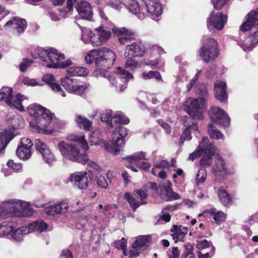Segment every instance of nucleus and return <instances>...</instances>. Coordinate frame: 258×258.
Here are the masks:
<instances>
[{
  "mask_svg": "<svg viewBox=\"0 0 258 258\" xmlns=\"http://www.w3.org/2000/svg\"><path fill=\"white\" fill-rule=\"evenodd\" d=\"M94 174L91 171L88 172H77L70 176V181L72 183L79 189H86L88 186V177L92 180Z\"/></svg>",
  "mask_w": 258,
  "mask_h": 258,
  "instance_id": "ddd939ff",
  "label": "nucleus"
},
{
  "mask_svg": "<svg viewBox=\"0 0 258 258\" xmlns=\"http://www.w3.org/2000/svg\"><path fill=\"white\" fill-rule=\"evenodd\" d=\"M217 194L222 205L225 206L231 205L232 202V198L227 190L220 187L217 190Z\"/></svg>",
  "mask_w": 258,
  "mask_h": 258,
  "instance_id": "72a5a7b5",
  "label": "nucleus"
},
{
  "mask_svg": "<svg viewBox=\"0 0 258 258\" xmlns=\"http://www.w3.org/2000/svg\"><path fill=\"white\" fill-rule=\"evenodd\" d=\"M14 128H9L0 133V156L4 154L9 143L15 137Z\"/></svg>",
  "mask_w": 258,
  "mask_h": 258,
  "instance_id": "aec40b11",
  "label": "nucleus"
},
{
  "mask_svg": "<svg viewBox=\"0 0 258 258\" xmlns=\"http://www.w3.org/2000/svg\"><path fill=\"white\" fill-rule=\"evenodd\" d=\"M142 76L146 80L155 78L158 81L162 80L161 76L160 73L157 71H149L148 73L144 72L142 74Z\"/></svg>",
  "mask_w": 258,
  "mask_h": 258,
  "instance_id": "c03bdc74",
  "label": "nucleus"
},
{
  "mask_svg": "<svg viewBox=\"0 0 258 258\" xmlns=\"http://www.w3.org/2000/svg\"><path fill=\"white\" fill-rule=\"evenodd\" d=\"M117 134H118L119 137H117L116 139H113L110 143H106L104 144L105 149L115 155H117L123 148L125 145L123 138L127 135V131L126 128L121 125L113 132V135L116 136Z\"/></svg>",
  "mask_w": 258,
  "mask_h": 258,
  "instance_id": "9d476101",
  "label": "nucleus"
},
{
  "mask_svg": "<svg viewBox=\"0 0 258 258\" xmlns=\"http://www.w3.org/2000/svg\"><path fill=\"white\" fill-rule=\"evenodd\" d=\"M135 193L133 195H131L128 192L125 193L124 198L130 204L131 207L135 211L141 205L146 204V203H142L141 201L135 196Z\"/></svg>",
  "mask_w": 258,
  "mask_h": 258,
  "instance_id": "f704fd0d",
  "label": "nucleus"
},
{
  "mask_svg": "<svg viewBox=\"0 0 258 258\" xmlns=\"http://www.w3.org/2000/svg\"><path fill=\"white\" fill-rule=\"evenodd\" d=\"M197 247L200 249H203L209 247L210 245L212 246L213 249L214 247L212 245V243L208 240L204 239L197 242Z\"/></svg>",
  "mask_w": 258,
  "mask_h": 258,
  "instance_id": "13d9d810",
  "label": "nucleus"
},
{
  "mask_svg": "<svg viewBox=\"0 0 258 258\" xmlns=\"http://www.w3.org/2000/svg\"><path fill=\"white\" fill-rule=\"evenodd\" d=\"M252 29V32L249 35L248 40L240 44L244 51H251L258 44V13L250 11L246 15V20L240 27L242 32H246Z\"/></svg>",
  "mask_w": 258,
  "mask_h": 258,
  "instance_id": "20e7f679",
  "label": "nucleus"
},
{
  "mask_svg": "<svg viewBox=\"0 0 258 258\" xmlns=\"http://www.w3.org/2000/svg\"><path fill=\"white\" fill-rule=\"evenodd\" d=\"M208 127L209 135L211 139L218 140L223 138V134L219 131L214 129L211 123L208 124Z\"/></svg>",
  "mask_w": 258,
  "mask_h": 258,
  "instance_id": "79ce46f5",
  "label": "nucleus"
},
{
  "mask_svg": "<svg viewBox=\"0 0 258 258\" xmlns=\"http://www.w3.org/2000/svg\"><path fill=\"white\" fill-rule=\"evenodd\" d=\"M199 149H201L204 154L200 161V165L203 167H209L212 163V158L217 150L214 145L209 142L207 137H203L200 142Z\"/></svg>",
  "mask_w": 258,
  "mask_h": 258,
  "instance_id": "9b49d317",
  "label": "nucleus"
},
{
  "mask_svg": "<svg viewBox=\"0 0 258 258\" xmlns=\"http://www.w3.org/2000/svg\"><path fill=\"white\" fill-rule=\"evenodd\" d=\"M207 177V171L205 169L202 168L200 169L197 174V178L196 179V183L197 185L200 183H203Z\"/></svg>",
  "mask_w": 258,
  "mask_h": 258,
  "instance_id": "49530a36",
  "label": "nucleus"
},
{
  "mask_svg": "<svg viewBox=\"0 0 258 258\" xmlns=\"http://www.w3.org/2000/svg\"><path fill=\"white\" fill-rule=\"evenodd\" d=\"M226 87V84L222 81H217L215 84V97L221 101H225L227 98Z\"/></svg>",
  "mask_w": 258,
  "mask_h": 258,
  "instance_id": "bb28decb",
  "label": "nucleus"
},
{
  "mask_svg": "<svg viewBox=\"0 0 258 258\" xmlns=\"http://www.w3.org/2000/svg\"><path fill=\"white\" fill-rule=\"evenodd\" d=\"M67 203L62 202L45 207V212L48 215H54L57 214L64 213L68 211Z\"/></svg>",
  "mask_w": 258,
  "mask_h": 258,
  "instance_id": "b1692460",
  "label": "nucleus"
},
{
  "mask_svg": "<svg viewBox=\"0 0 258 258\" xmlns=\"http://www.w3.org/2000/svg\"><path fill=\"white\" fill-rule=\"evenodd\" d=\"M113 32L119 36L118 40L122 44H126L125 49L124 55L125 57L142 56L145 50L140 45L133 42L137 36L136 32L131 29H127L124 27L114 28Z\"/></svg>",
  "mask_w": 258,
  "mask_h": 258,
  "instance_id": "7ed1b4c3",
  "label": "nucleus"
},
{
  "mask_svg": "<svg viewBox=\"0 0 258 258\" xmlns=\"http://www.w3.org/2000/svg\"><path fill=\"white\" fill-rule=\"evenodd\" d=\"M213 171L216 176H224L227 173V166L225 161L219 155L216 156L215 166Z\"/></svg>",
  "mask_w": 258,
  "mask_h": 258,
  "instance_id": "a878e982",
  "label": "nucleus"
},
{
  "mask_svg": "<svg viewBox=\"0 0 258 258\" xmlns=\"http://www.w3.org/2000/svg\"><path fill=\"white\" fill-rule=\"evenodd\" d=\"M203 151L201 149L198 148L192 153L190 154L188 157V160L194 161L199 158L203 154Z\"/></svg>",
  "mask_w": 258,
  "mask_h": 258,
  "instance_id": "052dcab7",
  "label": "nucleus"
},
{
  "mask_svg": "<svg viewBox=\"0 0 258 258\" xmlns=\"http://www.w3.org/2000/svg\"><path fill=\"white\" fill-rule=\"evenodd\" d=\"M132 13L136 14L141 11L140 4L136 0H119Z\"/></svg>",
  "mask_w": 258,
  "mask_h": 258,
  "instance_id": "473e14b6",
  "label": "nucleus"
},
{
  "mask_svg": "<svg viewBox=\"0 0 258 258\" xmlns=\"http://www.w3.org/2000/svg\"><path fill=\"white\" fill-rule=\"evenodd\" d=\"M23 100V96L21 94H17L15 96H13L12 93H11L5 101L10 106L14 107L20 111H22L24 110V107L22 105Z\"/></svg>",
  "mask_w": 258,
  "mask_h": 258,
  "instance_id": "cd10ccee",
  "label": "nucleus"
},
{
  "mask_svg": "<svg viewBox=\"0 0 258 258\" xmlns=\"http://www.w3.org/2000/svg\"><path fill=\"white\" fill-rule=\"evenodd\" d=\"M77 81L78 80L76 79L67 77L61 80V84L66 90L70 92L76 85Z\"/></svg>",
  "mask_w": 258,
  "mask_h": 258,
  "instance_id": "58836bf2",
  "label": "nucleus"
},
{
  "mask_svg": "<svg viewBox=\"0 0 258 258\" xmlns=\"http://www.w3.org/2000/svg\"><path fill=\"white\" fill-rule=\"evenodd\" d=\"M124 159H126L129 164L126 165V167L128 168H130L132 171L134 172H137V169L135 167L132 163L135 164L138 167V164L140 162V161L142 160H148L146 157L145 153L143 152H139L135 154L134 155L126 157Z\"/></svg>",
  "mask_w": 258,
  "mask_h": 258,
  "instance_id": "393cba45",
  "label": "nucleus"
},
{
  "mask_svg": "<svg viewBox=\"0 0 258 258\" xmlns=\"http://www.w3.org/2000/svg\"><path fill=\"white\" fill-rule=\"evenodd\" d=\"M8 167L15 171H18L22 168L21 164L15 163L12 160H10L7 162Z\"/></svg>",
  "mask_w": 258,
  "mask_h": 258,
  "instance_id": "6e6d98bb",
  "label": "nucleus"
},
{
  "mask_svg": "<svg viewBox=\"0 0 258 258\" xmlns=\"http://www.w3.org/2000/svg\"><path fill=\"white\" fill-rule=\"evenodd\" d=\"M148 189L146 188V187H144L142 189L137 190L135 194L138 198H140V201H141L142 203H145L143 200L148 197Z\"/></svg>",
  "mask_w": 258,
  "mask_h": 258,
  "instance_id": "09e8293b",
  "label": "nucleus"
},
{
  "mask_svg": "<svg viewBox=\"0 0 258 258\" xmlns=\"http://www.w3.org/2000/svg\"><path fill=\"white\" fill-rule=\"evenodd\" d=\"M13 93V89L12 88H6L4 91L0 92V101L4 99H7L8 96Z\"/></svg>",
  "mask_w": 258,
  "mask_h": 258,
  "instance_id": "69168bd1",
  "label": "nucleus"
},
{
  "mask_svg": "<svg viewBox=\"0 0 258 258\" xmlns=\"http://www.w3.org/2000/svg\"><path fill=\"white\" fill-rule=\"evenodd\" d=\"M67 72L69 75L78 76H85L89 73L88 70L83 67H72L69 68Z\"/></svg>",
  "mask_w": 258,
  "mask_h": 258,
  "instance_id": "e433bc0d",
  "label": "nucleus"
},
{
  "mask_svg": "<svg viewBox=\"0 0 258 258\" xmlns=\"http://www.w3.org/2000/svg\"><path fill=\"white\" fill-rule=\"evenodd\" d=\"M27 25V23L25 19L15 17L8 21L5 25V27L12 25L13 28L15 29L19 34H20L24 32Z\"/></svg>",
  "mask_w": 258,
  "mask_h": 258,
  "instance_id": "412c9836",
  "label": "nucleus"
},
{
  "mask_svg": "<svg viewBox=\"0 0 258 258\" xmlns=\"http://www.w3.org/2000/svg\"><path fill=\"white\" fill-rule=\"evenodd\" d=\"M32 145L33 144L30 139L27 138H23L21 139V142L18 147H23L31 149Z\"/></svg>",
  "mask_w": 258,
  "mask_h": 258,
  "instance_id": "5fc2aeb1",
  "label": "nucleus"
},
{
  "mask_svg": "<svg viewBox=\"0 0 258 258\" xmlns=\"http://www.w3.org/2000/svg\"><path fill=\"white\" fill-rule=\"evenodd\" d=\"M162 215L160 216L159 219L157 221V224H159L162 223V221H164L165 222H168L170 220L171 217L169 213L162 211Z\"/></svg>",
  "mask_w": 258,
  "mask_h": 258,
  "instance_id": "e2e57ef3",
  "label": "nucleus"
},
{
  "mask_svg": "<svg viewBox=\"0 0 258 258\" xmlns=\"http://www.w3.org/2000/svg\"><path fill=\"white\" fill-rule=\"evenodd\" d=\"M25 226H22L20 228L16 229L14 230V231H13L12 232L11 236H12V238L14 240H15V241H18V242L21 241V240H22L23 238V235L25 234H27V233H24L23 232H20V231H19V232L18 231V232H17V231H19V230H21Z\"/></svg>",
  "mask_w": 258,
  "mask_h": 258,
  "instance_id": "de8ad7c7",
  "label": "nucleus"
},
{
  "mask_svg": "<svg viewBox=\"0 0 258 258\" xmlns=\"http://www.w3.org/2000/svg\"><path fill=\"white\" fill-rule=\"evenodd\" d=\"M47 225L43 220H38L36 222L30 223L28 226H25L21 230L18 231V232H23L25 233H29L33 231H37L42 232L46 229Z\"/></svg>",
  "mask_w": 258,
  "mask_h": 258,
  "instance_id": "4be33fe9",
  "label": "nucleus"
},
{
  "mask_svg": "<svg viewBox=\"0 0 258 258\" xmlns=\"http://www.w3.org/2000/svg\"><path fill=\"white\" fill-rule=\"evenodd\" d=\"M110 36V31L104 30L100 27L96 29L95 33L90 31L89 33V40L85 42L91 43L94 46H98L106 42Z\"/></svg>",
  "mask_w": 258,
  "mask_h": 258,
  "instance_id": "2eb2a0df",
  "label": "nucleus"
},
{
  "mask_svg": "<svg viewBox=\"0 0 258 258\" xmlns=\"http://www.w3.org/2000/svg\"><path fill=\"white\" fill-rule=\"evenodd\" d=\"M16 154L19 158L26 160L29 158L31 155V149L23 147H18Z\"/></svg>",
  "mask_w": 258,
  "mask_h": 258,
  "instance_id": "a19ab883",
  "label": "nucleus"
},
{
  "mask_svg": "<svg viewBox=\"0 0 258 258\" xmlns=\"http://www.w3.org/2000/svg\"><path fill=\"white\" fill-rule=\"evenodd\" d=\"M227 17L222 13L219 12L214 15L212 12L207 20V26H214L218 30H221L227 21Z\"/></svg>",
  "mask_w": 258,
  "mask_h": 258,
  "instance_id": "6ab92c4d",
  "label": "nucleus"
},
{
  "mask_svg": "<svg viewBox=\"0 0 258 258\" xmlns=\"http://www.w3.org/2000/svg\"><path fill=\"white\" fill-rule=\"evenodd\" d=\"M106 3L112 8L118 10L121 8V6L116 0H105Z\"/></svg>",
  "mask_w": 258,
  "mask_h": 258,
  "instance_id": "338daca9",
  "label": "nucleus"
},
{
  "mask_svg": "<svg viewBox=\"0 0 258 258\" xmlns=\"http://www.w3.org/2000/svg\"><path fill=\"white\" fill-rule=\"evenodd\" d=\"M101 142V133L99 130L93 131L90 136V143L91 145H96L100 144Z\"/></svg>",
  "mask_w": 258,
  "mask_h": 258,
  "instance_id": "37998d69",
  "label": "nucleus"
},
{
  "mask_svg": "<svg viewBox=\"0 0 258 258\" xmlns=\"http://www.w3.org/2000/svg\"><path fill=\"white\" fill-rule=\"evenodd\" d=\"M75 143H68L60 141L57 148L61 154L66 158L71 161H76L82 164L88 161L87 155L85 153H81L79 148L81 147L85 151L88 149V145L84 136H75L72 139Z\"/></svg>",
  "mask_w": 258,
  "mask_h": 258,
  "instance_id": "f257e3e1",
  "label": "nucleus"
},
{
  "mask_svg": "<svg viewBox=\"0 0 258 258\" xmlns=\"http://www.w3.org/2000/svg\"><path fill=\"white\" fill-rule=\"evenodd\" d=\"M192 132H198V127L196 123H192L191 125H188L182 132L179 139V144L182 145L185 141H189L191 139V133Z\"/></svg>",
  "mask_w": 258,
  "mask_h": 258,
  "instance_id": "7c9ffc66",
  "label": "nucleus"
},
{
  "mask_svg": "<svg viewBox=\"0 0 258 258\" xmlns=\"http://www.w3.org/2000/svg\"><path fill=\"white\" fill-rule=\"evenodd\" d=\"M151 240L150 236H141L133 243L132 247L136 249L144 250L147 247Z\"/></svg>",
  "mask_w": 258,
  "mask_h": 258,
  "instance_id": "2f4dec72",
  "label": "nucleus"
},
{
  "mask_svg": "<svg viewBox=\"0 0 258 258\" xmlns=\"http://www.w3.org/2000/svg\"><path fill=\"white\" fill-rule=\"evenodd\" d=\"M199 97L196 99L188 98L183 104L184 110L194 118L200 119L202 117L205 102L208 97L207 88L203 86L199 89Z\"/></svg>",
  "mask_w": 258,
  "mask_h": 258,
  "instance_id": "6e6552de",
  "label": "nucleus"
},
{
  "mask_svg": "<svg viewBox=\"0 0 258 258\" xmlns=\"http://www.w3.org/2000/svg\"><path fill=\"white\" fill-rule=\"evenodd\" d=\"M186 250L182 254L181 258H194L192 253L193 247L190 244H186L185 246Z\"/></svg>",
  "mask_w": 258,
  "mask_h": 258,
  "instance_id": "3c124183",
  "label": "nucleus"
},
{
  "mask_svg": "<svg viewBox=\"0 0 258 258\" xmlns=\"http://www.w3.org/2000/svg\"><path fill=\"white\" fill-rule=\"evenodd\" d=\"M115 73L120 76L119 81L122 82L123 84H119L118 86H117L116 79L112 76H109L108 79L112 85L116 88H119V91L122 92L126 88V84L128 83L129 79L133 78V75L120 67L116 69Z\"/></svg>",
  "mask_w": 258,
  "mask_h": 258,
  "instance_id": "dca6fc26",
  "label": "nucleus"
},
{
  "mask_svg": "<svg viewBox=\"0 0 258 258\" xmlns=\"http://www.w3.org/2000/svg\"><path fill=\"white\" fill-rule=\"evenodd\" d=\"M213 218L217 223H220L225 219V216L223 212H218L213 215Z\"/></svg>",
  "mask_w": 258,
  "mask_h": 258,
  "instance_id": "0e129e2a",
  "label": "nucleus"
},
{
  "mask_svg": "<svg viewBox=\"0 0 258 258\" xmlns=\"http://www.w3.org/2000/svg\"><path fill=\"white\" fill-rule=\"evenodd\" d=\"M85 59L89 64L94 63L98 68L106 69L113 64L116 55L111 49L102 48L90 51Z\"/></svg>",
  "mask_w": 258,
  "mask_h": 258,
  "instance_id": "423d86ee",
  "label": "nucleus"
},
{
  "mask_svg": "<svg viewBox=\"0 0 258 258\" xmlns=\"http://www.w3.org/2000/svg\"><path fill=\"white\" fill-rule=\"evenodd\" d=\"M86 87L83 85H80L78 83V81L76 83V85H75L74 88L70 92L71 93L78 95H81L83 94Z\"/></svg>",
  "mask_w": 258,
  "mask_h": 258,
  "instance_id": "8fccbe9b",
  "label": "nucleus"
},
{
  "mask_svg": "<svg viewBox=\"0 0 258 258\" xmlns=\"http://www.w3.org/2000/svg\"><path fill=\"white\" fill-rule=\"evenodd\" d=\"M76 121L78 127L85 131H89L92 127V122L87 118L84 117L80 115L77 116Z\"/></svg>",
  "mask_w": 258,
  "mask_h": 258,
  "instance_id": "c9c22d12",
  "label": "nucleus"
},
{
  "mask_svg": "<svg viewBox=\"0 0 258 258\" xmlns=\"http://www.w3.org/2000/svg\"><path fill=\"white\" fill-rule=\"evenodd\" d=\"M16 227L12 222H4L0 224V236L9 234Z\"/></svg>",
  "mask_w": 258,
  "mask_h": 258,
  "instance_id": "4c0bfd02",
  "label": "nucleus"
},
{
  "mask_svg": "<svg viewBox=\"0 0 258 258\" xmlns=\"http://www.w3.org/2000/svg\"><path fill=\"white\" fill-rule=\"evenodd\" d=\"M134 57L131 56L125 57L126 58L124 67L126 69H130L131 70L134 71L138 67V62L134 58Z\"/></svg>",
  "mask_w": 258,
  "mask_h": 258,
  "instance_id": "a18cd8bd",
  "label": "nucleus"
},
{
  "mask_svg": "<svg viewBox=\"0 0 258 258\" xmlns=\"http://www.w3.org/2000/svg\"><path fill=\"white\" fill-rule=\"evenodd\" d=\"M229 0H212L214 8L217 10H221Z\"/></svg>",
  "mask_w": 258,
  "mask_h": 258,
  "instance_id": "4d7b16f0",
  "label": "nucleus"
},
{
  "mask_svg": "<svg viewBox=\"0 0 258 258\" xmlns=\"http://www.w3.org/2000/svg\"><path fill=\"white\" fill-rule=\"evenodd\" d=\"M33 211L28 203L16 200H9L0 205V219L8 217H29Z\"/></svg>",
  "mask_w": 258,
  "mask_h": 258,
  "instance_id": "39448f33",
  "label": "nucleus"
},
{
  "mask_svg": "<svg viewBox=\"0 0 258 258\" xmlns=\"http://www.w3.org/2000/svg\"><path fill=\"white\" fill-rule=\"evenodd\" d=\"M171 183H168L166 185L163 184L161 187V198L165 201H170L179 199V195L174 192L170 186Z\"/></svg>",
  "mask_w": 258,
  "mask_h": 258,
  "instance_id": "5701e85b",
  "label": "nucleus"
},
{
  "mask_svg": "<svg viewBox=\"0 0 258 258\" xmlns=\"http://www.w3.org/2000/svg\"><path fill=\"white\" fill-rule=\"evenodd\" d=\"M76 3V8L80 17L84 19L92 20L93 14L90 4L85 1L79 2L77 0H67L68 9L72 10L74 3Z\"/></svg>",
  "mask_w": 258,
  "mask_h": 258,
  "instance_id": "f8f14e48",
  "label": "nucleus"
},
{
  "mask_svg": "<svg viewBox=\"0 0 258 258\" xmlns=\"http://www.w3.org/2000/svg\"><path fill=\"white\" fill-rule=\"evenodd\" d=\"M33 63V61L29 59H24L20 64V70L21 72H25L27 68Z\"/></svg>",
  "mask_w": 258,
  "mask_h": 258,
  "instance_id": "680f3d73",
  "label": "nucleus"
},
{
  "mask_svg": "<svg viewBox=\"0 0 258 258\" xmlns=\"http://www.w3.org/2000/svg\"><path fill=\"white\" fill-rule=\"evenodd\" d=\"M209 116L212 122L223 127L228 126L230 118L225 111L218 107H212L209 111Z\"/></svg>",
  "mask_w": 258,
  "mask_h": 258,
  "instance_id": "4468645a",
  "label": "nucleus"
},
{
  "mask_svg": "<svg viewBox=\"0 0 258 258\" xmlns=\"http://www.w3.org/2000/svg\"><path fill=\"white\" fill-rule=\"evenodd\" d=\"M141 11H147L153 16L158 17L162 13V6L157 0H141Z\"/></svg>",
  "mask_w": 258,
  "mask_h": 258,
  "instance_id": "f3484780",
  "label": "nucleus"
},
{
  "mask_svg": "<svg viewBox=\"0 0 258 258\" xmlns=\"http://www.w3.org/2000/svg\"><path fill=\"white\" fill-rule=\"evenodd\" d=\"M169 258H178L179 252L177 247L172 248L171 252L168 254Z\"/></svg>",
  "mask_w": 258,
  "mask_h": 258,
  "instance_id": "774afa93",
  "label": "nucleus"
},
{
  "mask_svg": "<svg viewBox=\"0 0 258 258\" xmlns=\"http://www.w3.org/2000/svg\"><path fill=\"white\" fill-rule=\"evenodd\" d=\"M114 246L115 247L119 249H122L123 250V254L126 255V244L125 242L124 241H116L114 243Z\"/></svg>",
  "mask_w": 258,
  "mask_h": 258,
  "instance_id": "bf43d9fd",
  "label": "nucleus"
},
{
  "mask_svg": "<svg viewBox=\"0 0 258 258\" xmlns=\"http://www.w3.org/2000/svg\"><path fill=\"white\" fill-rule=\"evenodd\" d=\"M173 228L174 232L173 234H172V236L173 237V239L175 240V242H177V241H183L184 236L187 233V228L183 227L184 232H179L180 229L178 228V226L174 225Z\"/></svg>",
  "mask_w": 258,
  "mask_h": 258,
  "instance_id": "ea45409f",
  "label": "nucleus"
},
{
  "mask_svg": "<svg viewBox=\"0 0 258 258\" xmlns=\"http://www.w3.org/2000/svg\"><path fill=\"white\" fill-rule=\"evenodd\" d=\"M36 148L40 153L45 163L50 164L55 160L54 156L46 144L40 139L36 140Z\"/></svg>",
  "mask_w": 258,
  "mask_h": 258,
  "instance_id": "a211bd4d",
  "label": "nucleus"
},
{
  "mask_svg": "<svg viewBox=\"0 0 258 258\" xmlns=\"http://www.w3.org/2000/svg\"><path fill=\"white\" fill-rule=\"evenodd\" d=\"M38 54L41 60L46 63V66L48 68H64L72 64L71 60H64V54L58 53L57 50L52 48L41 49L38 50Z\"/></svg>",
  "mask_w": 258,
  "mask_h": 258,
  "instance_id": "0eeeda50",
  "label": "nucleus"
},
{
  "mask_svg": "<svg viewBox=\"0 0 258 258\" xmlns=\"http://www.w3.org/2000/svg\"><path fill=\"white\" fill-rule=\"evenodd\" d=\"M219 55L218 43L213 38L204 36L202 39V47L200 56L206 62L215 60Z\"/></svg>",
  "mask_w": 258,
  "mask_h": 258,
  "instance_id": "1a4fd4ad",
  "label": "nucleus"
},
{
  "mask_svg": "<svg viewBox=\"0 0 258 258\" xmlns=\"http://www.w3.org/2000/svg\"><path fill=\"white\" fill-rule=\"evenodd\" d=\"M112 117V111L110 110H108L101 114V120L102 121L106 122V124L108 125L109 122L110 121V119Z\"/></svg>",
  "mask_w": 258,
  "mask_h": 258,
  "instance_id": "603ef678",
  "label": "nucleus"
},
{
  "mask_svg": "<svg viewBox=\"0 0 258 258\" xmlns=\"http://www.w3.org/2000/svg\"><path fill=\"white\" fill-rule=\"evenodd\" d=\"M130 122L128 118L122 114H114L110 119L109 126L114 128L115 130L121 125V124H127Z\"/></svg>",
  "mask_w": 258,
  "mask_h": 258,
  "instance_id": "c85d7f7f",
  "label": "nucleus"
},
{
  "mask_svg": "<svg viewBox=\"0 0 258 258\" xmlns=\"http://www.w3.org/2000/svg\"><path fill=\"white\" fill-rule=\"evenodd\" d=\"M42 80L49 85L52 90L59 92L60 95L63 97L66 96V94L61 89L59 84L55 82L53 75L51 74H46L43 76Z\"/></svg>",
  "mask_w": 258,
  "mask_h": 258,
  "instance_id": "c756f323",
  "label": "nucleus"
},
{
  "mask_svg": "<svg viewBox=\"0 0 258 258\" xmlns=\"http://www.w3.org/2000/svg\"><path fill=\"white\" fill-rule=\"evenodd\" d=\"M96 178V182L97 185L101 187V188H106L108 186V183L104 176L99 175V176H95L94 175V177Z\"/></svg>",
  "mask_w": 258,
  "mask_h": 258,
  "instance_id": "864d4df0",
  "label": "nucleus"
},
{
  "mask_svg": "<svg viewBox=\"0 0 258 258\" xmlns=\"http://www.w3.org/2000/svg\"><path fill=\"white\" fill-rule=\"evenodd\" d=\"M28 111L34 117L30 122L33 132L46 135L52 133L51 130L47 128L52 119V113L49 110L37 104L30 106Z\"/></svg>",
  "mask_w": 258,
  "mask_h": 258,
  "instance_id": "f03ea898",
  "label": "nucleus"
}]
</instances>
